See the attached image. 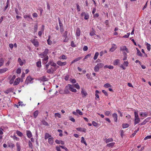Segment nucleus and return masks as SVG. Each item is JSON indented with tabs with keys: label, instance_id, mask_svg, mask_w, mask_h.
Listing matches in <instances>:
<instances>
[{
	"label": "nucleus",
	"instance_id": "nucleus-1",
	"mask_svg": "<svg viewBox=\"0 0 151 151\" xmlns=\"http://www.w3.org/2000/svg\"><path fill=\"white\" fill-rule=\"evenodd\" d=\"M104 66V64L99 63L96 65L94 68V70L95 72H98L100 68H102Z\"/></svg>",
	"mask_w": 151,
	"mask_h": 151
},
{
	"label": "nucleus",
	"instance_id": "nucleus-2",
	"mask_svg": "<svg viewBox=\"0 0 151 151\" xmlns=\"http://www.w3.org/2000/svg\"><path fill=\"white\" fill-rule=\"evenodd\" d=\"M69 88L70 91L74 92H76L77 90L74 88L73 85H71L68 84L67 86H66V88Z\"/></svg>",
	"mask_w": 151,
	"mask_h": 151
},
{
	"label": "nucleus",
	"instance_id": "nucleus-3",
	"mask_svg": "<svg viewBox=\"0 0 151 151\" xmlns=\"http://www.w3.org/2000/svg\"><path fill=\"white\" fill-rule=\"evenodd\" d=\"M48 52V50L47 49H46L42 53L40 54L39 55L40 57L41 58H43V57H45L47 55V54Z\"/></svg>",
	"mask_w": 151,
	"mask_h": 151
},
{
	"label": "nucleus",
	"instance_id": "nucleus-4",
	"mask_svg": "<svg viewBox=\"0 0 151 151\" xmlns=\"http://www.w3.org/2000/svg\"><path fill=\"white\" fill-rule=\"evenodd\" d=\"M33 79L30 76H28L27 77L26 81H25V83L28 85L29 83H32L33 82H32Z\"/></svg>",
	"mask_w": 151,
	"mask_h": 151
},
{
	"label": "nucleus",
	"instance_id": "nucleus-5",
	"mask_svg": "<svg viewBox=\"0 0 151 151\" xmlns=\"http://www.w3.org/2000/svg\"><path fill=\"white\" fill-rule=\"evenodd\" d=\"M31 42L34 45L35 47H37L39 45V43L37 40L35 39L31 40Z\"/></svg>",
	"mask_w": 151,
	"mask_h": 151
},
{
	"label": "nucleus",
	"instance_id": "nucleus-6",
	"mask_svg": "<svg viewBox=\"0 0 151 151\" xmlns=\"http://www.w3.org/2000/svg\"><path fill=\"white\" fill-rule=\"evenodd\" d=\"M81 16H84V19L86 20L88 19L89 18V15L87 13H86L85 12H82L81 14Z\"/></svg>",
	"mask_w": 151,
	"mask_h": 151
},
{
	"label": "nucleus",
	"instance_id": "nucleus-7",
	"mask_svg": "<svg viewBox=\"0 0 151 151\" xmlns=\"http://www.w3.org/2000/svg\"><path fill=\"white\" fill-rule=\"evenodd\" d=\"M57 63L58 65L60 66H64L66 64V62H62L60 61H59L57 62Z\"/></svg>",
	"mask_w": 151,
	"mask_h": 151
},
{
	"label": "nucleus",
	"instance_id": "nucleus-8",
	"mask_svg": "<svg viewBox=\"0 0 151 151\" xmlns=\"http://www.w3.org/2000/svg\"><path fill=\"white\" fill-rule=\"evenodd\" d=\"M120 50L122 51L124 50L126 51L127 52H128V50L126 46H122L120 47Z\"/></svg>",
	"mask_w": 151,
	"mask_h": 151
},
{
	"label": "nucleus",
	"instance_id": "nucleus-9",
	"mask_svg": "<svg viewBox=\"0 0 151 151\" xmlns=\"http://www.w3.org/2000/svg\"><path fill=\"white\" fill-rule=\"evenodd\" d=\"M81 93L82 94V97H85L87 95V92L83 90V88H82V91H81Z\"/></svg>",
	"mask_w": 151,
	"mask_h": 151
},
{
	"label": "nucleus",
	"instance_id": "nucleus-10",
	"mask_svg": "<svg viewBox=\"0 0 151 151\" xmlns=\"http://www.w3.org/2000/svg\"><path fill=\"white\" fill-rule=\"evenodd\" d=\"M20 81V78H17L14 82L13 85L14 86L17 85L19 84Z\"/></svg>",
	"mask_w": 151,
	"mask_h": 151
},
{
	"label": "nucleus",
	"instance_id": "nucleus-11",
	"mask_svg": "<svg viewBox=\"0 0 151 151\" xmlns=\"http://www.w3.org/2000/svg\"><path fill=\"white\" fill-rule=\"evenodd\" d=\"M27 135V137L29 138H31L32 136V134L31 132L29 130H27L26 131Z\"/></svg>",
	"mask_w": 151,
	"mask_h": 151
},
{
	"label": "nucleus",
	"instance_id": "nucleus-12",
	"mask_svg": "<svg viewBox=\"0 0 151 151\" xmlns=\"http://www.w3.org/2000/svg\"><path fill=\"white\" fill-rule=\"evenodd\" d=\"M49 64H50L51 66L53 67L57 66V64L56 63H55L53 61L50 60L49 62Z\"/></svg>",
	"mask_w": 151,
	"mask_h": 151
},
{
	"label": "nucleus",
	"instance_id": "nucleus-13",
	"mask_svg": "<svg viewBox=\"0 0 151 151\" xmlns=\"http://www.w3.org/2000/svg\"><path fill=\"white\" fill-rule=\"evenodd\" d=\"M39 80L42 81H47V79L45 76H43L40 78Z\"/></svg>",
	"mask_w": 151,
	"mask_h": 151
},
{
	"label": "nucleus",
	"instance_id": "nucleus-14",
	"mask_svg": "<svg viewBox=\"0 0 151 151\" xmlns=\"http://www.w3.org/2000/svg\"><path fill=\"white\" fill-rule=\"evenodd\" d=\"M8 70V69L7 68L0 69V74L4 73L7 71Z\"/></svg>",
	"mask_w": 151,
	"mask_h": 151
},
{
	"label": "nucleus",
	"instance_id": "nucleus-15",
	"mask_svg": "<svg viewBox=\"0 0 151 151\" xmlns=\"http://www.w3.org/2000/svg\"><path fill=\"white\" fill-rule=\"evenodd\" d=\"M112 116L114 119V121L115 122L117 121V115L116 113H114L113 114Z\"/></svg>",
	"mask_w": 151,
	"mask_h": 151
},
{
	"label": "nucleus",
	"instance_id": "nucleus-16",
	"mask_svg": "<svg viewBox=\"0 0 151 151\" xmlns=\"http://www.w3.org/2000/svg\"><path fill=\"white\" fill-rule=\"evenodd\" d=\"M81 34V30L79 28H77L76 30V35L78 37Z\"/></svg>",
	"mask_w": 151,
	"mask_h": 151
},
{
	"label": "nucleus",
	"instance_id": "nucleus-17",
	"mask_svg": "<svg viewBox=\"0 0 151 151\" xmlns=\"http://www.w3.org/2000/svg\"><path fill=\"white\" fill-rule=\"evenodd\" d=\"M76 129L78 131L84 132H86V129L84 128H76Z\"/></svg>",
	"mask_w": 151,
	"mask_h": 151
},
{
	"label": "nucleus",
	"instance_id": "nucleus-18",
	"mask_svg": "<svg viewBox=\"0 0 151 151\" xmlns=\"http://www.w3.org/2000/svg\"><path fill=\"white\" fill-rule=\"evenodd\" d=\"M116 49L115 45H112L110 49V51L111 52H113Z\"/></svg>",
	"mask_w": 151,
	"mask_h": 151
},
{
	"label": "nucleus",
	"instance_id": "nucleus-19",
	"mask_svg": "<svg viewBox=\"0 0 151 151\" xmlns=\"http://www.w3.org/2000/svg\"><path fill=\"white\" fill-rule=\"evenodd\" d=\"M4 59L3 58H0V67L3 65Z\"/></svg>",
	"mask_w": 151,
	"mask_h": 151
},
{
	"label": "nucleus",
	"instance_id": "nucleus-20",
	"mask_svg": "<svg viewBox=\"0 0 151 151\" xmlns=\"http://www.w3.org/2000/svg\"><path fill=\"white\" fill-rule=\"evenodd\" d=\"M16 146L17 147V151H20L21 148H20V144L18 142H17L16 144Z\"/></svg>",
	"mask_w": 151,
	"mask_h": 151
},
{
	"label": "nucleus",
	"instance_id": "nucleus-21",
	"mask_svg": "<svg viewBox=\"0 0 151 151\" xmlns=\"http://www.w3.org/2000/svg\"><path fill=\"white\" fill-rule=\"evenodd\" d=\"M8 146L9 147L13 148L14 147V145L11 142H8Z\"/></svg>",
	"mask_w": 151,
	"mask_h": 151
},
{
	"label": "nucleus",
	"instance_id": "nucleus-22",
	"mask_svg": "<svg viewBox=\"0 0 151 151\" xmlns=\"http://www.w3.org/2000/svg\"><path fill=\"white\" fill-rule=\"evenodd\" d=\"M16 78V76L15 75H14L12 77V78L11 80L9 81V83L10 84H12L13 83L14 80Z\"/></svg>",
	"mask_w": 151,
	"mask_h": 151
},
{
	"label": "nucleus",
	"instance_id": "nucleus-23",
	"mask_svg": "<svg viewBox=\"0 0 151 151\" xmlns=\"http://www.w3.org/2000/svg\"><path fill=\"white\" fill-rule=\"evenodd\" d=\"M139 114L142 117H146L147 116V114L146 113V112H140L139 113Z\"/></svg>",
	"mask_w": 151,
	"mask_h": 151
},
{
	"label": "nucleus",
	"instance_id": "nucleus-24",
	"mask_svg": "<svg viewBox=\"0 0 151 151\" xmlns=\"http://www.w3.org/2000/svg\"><path fill=\"white\" fill-rule=\"evenodd\" d=\"M136 49L137 50V55L138 56H142V54H141V52L137 48H136Z\"/></svg>",
	"mask_w": 151,
	"mask_h": 151
},
{
	"label": "nucleus",
	"instance_id": "nucleus-25",
	"mask_svg": "<svg viewBox=\"0 0 151 151\" xmlns=\"http://www.w3.org/2000/svg\"><path fill=\"white\" fill-rule=\"evenodd\" d=\"M59 66H57L56 67H51L50 68V69L52 70V71L53 72H54L58 68Z\"/></svg>",
	"mask_w": 151,
	"mask_h": 151
},
{
	"label": "nucleus",
	"instance_id": "nucleus-26",
	"mask_svg": "<svg viewBox=\"0 0 151 151\" xmlns=\"http://www.w3.org/2000/svg\"><path fill=\"white\" fill-rule=\"evenodd\" d=\"M48 142L51 145L53 143V139L52 138H50L48 139Z\"/></svg>",
	"mask_w": 151,
	"mask_h": 151
},
{
	"label": "nucleus",
	"instance_id": "nucleus-27",
	"mask_svg": "<svg viewBox=\"0 0 151 151\" xmlns=\"http://www.w3.org/2000/svg\"><path fill=\"white\" fill-rule=\"evenodd\" d=\"M140 121V120L139 118L135 119L134 124L135 125L138 123Z\"/></svg>",
	"mask_w": 151,
	"mask_h": 151
},
{
	"label": "nucleus",
	"instance_id": "nucleus-28",
	"mask_svg": "<svg viewBox=\"0 0 151 151\" xmlns=\"http://www.w3.org/2000/svg\"><path fill=\"white\" fill-rule=\"evenodd\" d=\"M119 61V60L117 59H116L113 62V64L114 65H117L118 64V63Z\"/></svg>",
	"mask_w": 151,
	"mask_h": 151
},
{
	"label": "nucleus",
	"instance_id": "nucleus-29",
	"mask_svg": "<svg viewBox=\"0 0 151 151\" xmlns=\"http://www.w3.org/2000/svg\"><path fill=\"white\" fill-rule=\"evenodd\" d=\"M50 36H48V39L47 40V43L49 45H51L52 44V42L51 40H50Z\"/></svg>",
	"mask_w": 151,
	"mask_h": 151
},
{
	"label": "nucleus",
	"instance_id": "nucleus-30",
	"mask_svg": "<svg viewBox=\"0 0 151 151\" xmlns=\"http://www.w3.org/2000/svg\"><path fill=\"white\" fill-rule=\"evenodd\" d=\"M38 114V111L36 110L34 113V116L35 118H36Z\"/></svg>",
	"mask_w": 151,
	"mask_h": 151
},
{
	"label": "nucleus",
	"instance_id": "nucleus-31",
	"mask_svg": "<svg viewBox=\"0 0 151 151\" xmlns=\"http://www.w3.org/2000/svg\"><path fill=\"white\" fill-rule=\"evenodd\" d=\"M145 44L147 46V48L148 51H150V45L147 42H145Z\"/></svg>",
	"mask_w": 151,
	"mask_h": 151
},
{
	"label": "nucleus",
	"instance_id": "nucleus-32",
	"mask_svg": "<svg viewBox=\"0 0 151 151\" xmlns=\"http://www.w3.org/2000/svg\"><path fill=\"white\" fill-rule=\"evenodd\" d=\"M16 134L19 136L21 137H22L23 134L19 131H17Z\"/></svg>",
	"mask_w": 151,
	"mask_h": 151
},
{
	"label": "nucleus",
	"instance_id": "nucleus-33",
	"mask_svg": "<svg viewBox=\"0 0 151 151\" xmlns=\"http://www.w3.org/2000/svg\"><path fill=\"white\" fill-rule=\"evenodd\" d=\"M113 141V139L111 138L106 139L105 141V142L106 143H108L110 142H112Z\"/></svg>",
	"mask_w": 151,
	"mask_h": 151
},
{
	"label": "nucleus",
	"instance_id": "nucleus-34",
	"mask_svg": "<svg viewBox=\"0 0 151 151\" xmlns=\"http://www.w3.org/2000/svg\"><path fill=\"white\" fill-rule=\"evenodd\" d=\"M18 61L20 65L22 66L23 64V63L21 59L20 58H19L18 59Z\"/></svg>",
	"mask_w": 151,
	"mask_h": 151
},
{
	"label": "nucleus",
	"instance_id": "nucleus-35",
	"mask_svg": "<svg viewBox=\"0 0 151 151\" xmlns=\"http://www.w3.org/2000/svg\"><path fill=\"white\" fill-rule=\"evenodd\" d=\"M95 35V31L93 29V28L92 29V31L90 33V35L91 36H93V35Z\"/></svg>",
	"mask_w": 151,
	"mask_h": 151
},
{
	"label": "nucleus",
	"instance_id": "nucleus-36",
	"mask_svg": "<svg viewBox=\"0 0 151 151\" xmlns=\"http://www.w3.org/2000/svg\"><path fill=\"white\" fill-rule=\"evenodd\" d=\"M114 144H115L114 142H111V143H110L109 144H107V146L108 147H112V146H113L114 145Z\"/></svg>",
	"mask_w": 151,
	"mask_h": 151
},
{
	"label": "nucleus",
	"instance_id": "nucleus-37",
	"mask_svg": "<svg viewBox=\"0 0 151 151\" xmlns=\"http://www.w3.org/2000/svg\"><path fill=\"white\" fill-rule=\"evenodd\" d=\"M37 66L38 67H40L41 66V62L40 60L36 63Z\"/></svg>",
	"mask_w": 151,
	"mask_h": 151
},
{
	"label": "nucleus",
	"instance_id": "nucleus-38",
	"mask_svg": "<svg viewBox=\"0 0 151 151\" xmlns=\"http://www.w3.org/2000/svg\"><path fill=\"white\" fill-rule=\"evenodd\" d=\"M81 142L82 143H84L86 145H87V143L83 137H81Z\"/></svg>",
	"mask_w": 151,
	"mask_h": 151
},
{
	"label": "nucleus",
	"instance_id": "nucleus-39",
	"mask_svg": "<svg viewBox=\"0 0 151 151\" xmlns=\"http://www.w3.org/2000/svg\"><path fill=\"white\" fill-rule=\"evenodd\" d=\"M74 86L77 89H79L80 88V87L78 83L76 84H73Z\"/></svg>",
	"mask_w": 151,
	"mask_h": 151
},
{
	"label": "nucleus",
	"instance_id": "nucleus-40",
	"mask_svg": "<svg viewBox=\"0 0 151 151\" xmlns=\"http://www.w3.org/2000/svg\"><path fill=\"white\" fill-rule=\"evenodd\" d=\"M50 137H51V135H50L48 133H46L45 134V139H46Z\"/></svg>",
	"mask_w": 151,
	"mask_h": 151
},
{
	"label": "nucleus",
	"instance_id": "nucleus-41",
	"mask_svg": "<svg viewBox=\"0 0 151 151\" xmlns=\"http://www.w3.org/2000/svg\"><path fill=\"white\" fill-rule=\"evenodd\" d=\"M129 126V125L127 124H122V127L124 128H127Z\"/></svg>",
	"mask_w": 151,
	"mask_h": 151
},
{
	"label": "nucleus",
	"instance_id": "nucleus-42",
	"mask_svg": "<svg viewBox=\"0 0 151 151\" xmlns=\"http://www.w3.org/2000/svg\"><path fill=\"white\" fill-rule=\"evenodd\" d=\"M99 55V53L98 52H96L95 53V55L93 57V59L94 60H96V59H97Z\"/></svg>",
	"mask_w": 151,
	"mask_h": 151
},
{
	"label": "nucleus",
	"instance_id": "nucleus-43",
	"mask_svg": "<svg viewBox=\"0 0 151 151\" xmlns=\"http://www.w3.org/2000/svg\"><path fill=\"white\" fill-rule=\"evenodd\" d=\"M104 87L106 88H108L109 87H111V85L109 83H107L104 85Z\"/></svg>",
	"mask_w": 151,
	"mask_h": 151
},
{
	"label": "nucleus",
	"instance_id": "nucleus-44",
	"mask_svg": "<svg viewBox=\"0 0 151 151\" xmlns=\"http://www.w3.org/2000/svg\"><path fill=\"white\" fill-rule=\"evenodd\" d=\"M42 123L45 126H48L49 125L48 123L45 120H43L42 121Z\"/></svg>",
	"mask_w": 151,
	"mask_h": 151
},
{
	"label": "nucleus",
	"instance_id": "nucleus-45",
	"mask_svg": "<svg viewBox=\"0 0 151 151\" xmlns=\"http://www.w3.org/2000/svg\"><path fill=\"white\" fill-rule=\"evenodd\" d=\"M24 18H29L31 19V20H32V19L31 17V15H25L24 16Z\"/></svg>",
	"mask_w": 151,
	"mask_h": 151
},
{
	"label": "nucleus",
	"instance_id": "nucleus-46",
	"mask_svg": "<svg viewBox=\"0 0 151 151\" xmlns=\"http://www.w3.org/2000/svg\"><path fill=\"white\" fill-rule=\"evenodd\" d=\"M70 82L73 83H76V79H70Z\"/></svg>",
	"mask_w": 151,
	"mask_h": 151
},
{
	"label": "nucleus",
	"instance_id": "nucleus-47",
	"mask_svg": "<svg viewBox=\"0 0 151 151\" xmlns=\"http://www.w3.org/2000/svg\"><path fill=\"white\" fill-rule=\"evenodd\" d=\"M76 112L77 113H78L80 115H83V113L81 111L78 109L76 110Z\"/></svg>",
	"mask_w": 151,
	"mask_h": 151
},
{
	"label": "nucleus",
	"instance_id": "nucleus-48",
	"mask_svg": "<svg viewBox=\"0 0 151 151\" xmlns=\"http://www.w3.org/2000/svg\"><path fill=\"white\" fill-rule=\"evenodd\" d=\"M59 59H66V57L64 55H63L60 57Z\"/></svg>",
	"mask_w": 151,
	"mask_h": 151
},
{
	"label": "nucleus",
	"instance_id": "nucleus-49",
	"mask_svg": "<svg viewBox=\"0 0 151 151\" xmlns=\"http://www.w3.org/2000/svg\"><path fill=\"white\" fill-rule=\"evenodd\" d=\"M28 144L29 147L32 148L33 147L32 144L30 140H29L28 142Z\"/></svg>",
	"mask_w": 151,
	"mask_h": 151
},
{
	"label": "nucleus",
	"instance_id": "nucleus-50",
	"mask_svg": "<svg viewBox=\"0 0 151 151\" xmlns=\"http://www.w3.org/2000/svg\"><path fill=\"white\" fill-rule=\"evenodd\" d=\"M91 56V54H88L84 58V59H83V60H85V59H86L87 58H89Z\"/></svg>",
	"mask_w": 151,
	"mask_h": 151
},
{
	"label": "nucleus",
	"instance_id": "nucleus-51",
	"mask_svg": "<svg viewBox=\"0 0 151 151\" xmlns=\"http://www.w3.org/2000/svg\"><path fill=\"white\" fill-rule=\"evenodd\" d=\"M134 115H135V119H136L139 118V116L138 115V112L135 111L134 112Z\"/></svg>",
	"mask_w": 151,
	"mask_h": 151
},
{
	"label": "nucleus",
	"instance_id": "nucleus-52",
	"mask_svg": "<svg viewBox=\"0 0 151 151\" xmlns=\"http://www.w3.org/2000/svg\"><path fill=\"white\" fill-rule=\"evenodd\" d=\"M68 88H65V89L64 90V92L66 94H68L70 93V91L68 90Z\"/></svg>",
	"mask_w": 151,
	"mask_h": 151
},
{
	"label": "nucleus",
	"instance_id": "nucleus-53",
	"mask_svg": "<svg viewBox=\"0 0 151 151\" xmlns=\"http://www.w3.org/2000/svg\"><path fill=\"white\" fill-rule=\"evenodd\" d=\"M55 116L56 117H58L60 118L61 117L60 114L59 113H56L55 114Z\"/></svg>",
	"mask_w": 151,
	"mask_h": 151
},
{
	"label": "nucleus",
	"instance_id": "nucleus-54",
	"mask_svg": "<svg viewBox=\"0 0 151 151\" xmlns=\"http://www.w3.org/2000/svg\"><path fill=\"white\" fill-rule=\"evenodd\" d=\"M92 124L95 127H96L98 125V123L95 121H93Z\"/></svg>",
	"mask_w": 151,
	"mask_h": 151
},
{
	"label": "nucleus",
	"instance_id": "nucleus-55",
	"mask_svg": "<svg viewBox=\"0 0 151 151\" xmlns=\"http://www.w3.org/2000/svg\"><path fill=\"white\" fill-rule=\"evenodd\" d=\"M76 5V6H77V10H78V12L80 11V10H81L80 8V6L78 4H77Z\"/></svg>",
	"mask_w": 151,
	"mask_h": 151
},
{
	"label": "nucleus",
	"instance_id": "nucleus-56",
	"mask_svg": "<svg viewBox=\"0 0 151 151\" xmlns=\"http://www.w3.org/2000/svg\"><path fill=\"white\" fill-rule=\"evenodd\" d=\"M82 58V57H78V58H76V59H74V60L75 62H76L81 59Z\"/></svg>",
	"mask_w": 151,
	"mask_h": 151
},
{
	"label": "nucleus",
	"instance_id": "nucleus-57",
	"mask_svg": "<svg viewBox=\"0 0 151 151\" xmlns=\"http://www.w3.org/2000/svg\"><path fill=\"white\" fill-rule=\"evenodd\" d=\"M47 72L49 74H52L53 73L50 69H48L47 71Z\"/></svg>",
	"mask_w": 151,
	"mask_h": 151
},
{
	"label": "nucleus",
	"instance_id": "nucleus-58",
	"mask_svg": "<svg viewBox=\"0 0 151 151\" xmlns=\"http://www.w3.org/2000/svg\"><path fill=\"white\" fill-rule=\"evenodd\" d=\"M21 70L20 68H18L16 71V73L17 74H19L21 73Z\"/></svg>",
	"mask_w": 151,
	"mask_h": 151
},
{
	"label": "nucleus",
	"instance_id": "nucleus-59",
	"mask_svg": "<svg viewBox=\"0 0 151 151\" xmlns=\"http://www.w3.org/2000/svg\"><path fill=\"white\" fill-rule=\"evenodd\" d=\"M128 65V63L127 61H124L123 63V65L126 67Z\"/></svg>",
	"mask_w": 151,
	"mask_h": 151
},
{
	"label": "nucleus",
	"instance_id": "nucleus-60",
	"mask_svg": "<svg viewBox=\"0 0 151 151\" xmlns=\"http://www.w3.org/2000/svg\"><path fill=\"white\" fill-rule=\"evenodd\" d=\"M151 138V135L149 136H147L144 139V140H146L148 139H150Z\"/></svg>",
	"mask_w": 151,
	"mask_h": 151
},
{
	"label": "nucleus",
	"instance_id": "nucleus-61",
	"mask_svg": "<svg viewBox=\"0 0 151 151\" xmlns=\"http://www.w3.org/2000/svg\"><path fill=\"white\" fill-rule=\"evenodd\" d=\"M111 113V112L110 111H106L105 113V114L106 116H109Z\"/></svg>",
	"mask_w": 151,
	"mask_h": 151
},
{
	"label": "nucleus",
	"instance_id": "nucleus-62",
	"mask_svg": "<svg viewBox=\"0 0 151 151\" xmlns=\"http://www.w3.org/2000/svg\"><path fill=\"white\" fill-rule=\"evenodd\" d=\"M69 120L71 121L74 122H75V119L73 118H72L71 116H70L69 117Z\"/></svg>",
	"mask_w": 151,
	"mask_h": 151
},
{
	"label": "nucleus",
	"instance_id": "nucleus-63",
	"mask_svg": "<svg viewBox=\"0 0 151 151\" xmlns=\"http://www.w3.org/2000/svg\"><path fill=\"white\" fill-rule=\"evenodd\" d=\"M130 35V33H127V35H125L123 37L124 38H128Z\"/></svg>",
	"mask_w": 151,
	"mask_h": 151
},
{
	"label": "nucleus",
	"instance_id": "nucleus-64",
	"mask_svg": "<svg viewBox=\"0 0 151 151\" xmlns=\"http://www.w3.org/2000/svg\"><path fill=\"white\" fill-rule=\"evenodd\" d=\"M60 147L57 146L56 147V149L57 151H62L60 150Z\"/></svg>",
	"mask_w": 151,
	"mask_h": 151
}]
</instances>
